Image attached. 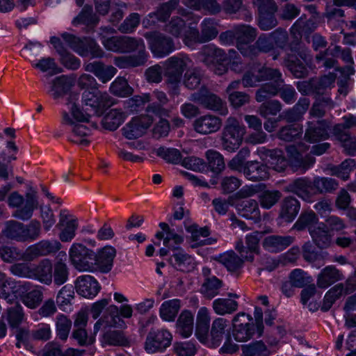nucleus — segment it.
Segmentation results:
<instances>
[{
	"label": "nucleus",
	"mask_w": 356,
	"mask_h": 356,
	"mask_svg": "<svg viewBox=\"0 0 356 356\" xmlns=\"http://www.w3.org/2000/svg\"><path fill=\"white\" fill-rule=\"evenodd\" d=\"M7 202L10 207L17 209L13 213V217L24 221L30 220L34 211L39 208L43 229L45 232H49L56 222L54 212L49 206L39 207L38 194L34 190L31 189L26 193L24 197L18 192L14 191L9 195Z\"/></svg>",
	"instance_id": "1"
},
{
	"label": "nucleus",
	"mask_w": 356,
	"mask_h": 356,
	"mask_svg": "<svg viewBox=\"0 0 356 356\" xmlns=\"http://www.w3.org/2000/svg\"><path fill=\"white\" fill-rule=\"evenodd\" d=\"M79 97L78 93L68 94L66 102L67 111L62 112L61 123L72 127L71 134L68 136L69 141L81 146H87L90 141L86 137L90 130L82 123L89 122L90 115L84 113L78 106L76 102Z\"/></svg>",
	"instance_id": "2"
},
{
	"label": "nucleus",
	"mask_w": 356,
	"mask_h": 356,
	"mask_svg": "<svg viewBox=\"0 0 356 356\" xmlns=\"http://www.w3.org/2000/svg\"><path fill=\"white\" fill-rule=\"evenodd\" d=\"M192 64L193 61L189 56L183 54L171 56L163 63L165 83L174 95L179 94L183 73Z\"/></svg>",
	"instance_id": "3"
},
{
	"label": "nucleus",
	"mask_w": 356,
	"mask_h": 356,
	"mask_svg": "<svg viewBox=\"0 0 356 356\" xmlns=\"http://www.w3.org/2000/svg\"><path fill=\"white\" fill-rule=\"evenodd\" d=\"M61 37L70 49L82 57L102 58L104 54L101 47L90 38H79L68 33H63Z\"/></svg>",
	"instance_id": "4"
},
{
	"label": "nucleus",
	"mask_w": 356,
	"mask_h": 356,
	"mask_svg": "<svg viewBox=\"0 0 356 356\" xmlns=\"http://www.w3.org/2000/svg\"><path fill=\"white\" fill-rule=\"evenodd\" d=\"M245 134V127L238 120L229 117L227 119L222 133V145L228 152H234L241 145L243 136Z\"/></svg>",
	"instance_id": "5"
},
{
	"label": "nucleus",
	"mask_w": 356,
	"mask_h": 356,
	"mask_svg": "<svg viewBox=\"0 0 356 356\" xmlns=\"http://www.w3.org/2000/svg\"><path fill=\"white\" fill-rule=\"evenodd\" d=\"M69 259L72 266L79 272H91L95 252L81 243H74L69 250Z\"/></svg>",
	"instance_id": "6"
},
{
	"label": "nucleus",
	"mask_w": 356,
	"mask_h": 356,
	"mask_svg": "<svg viewBox=\"0 0 356 356\" xmlns=\"http://www.w3.org/2000/svg\"><path fill=\"white\" fill-rule=\"evenodd\" d=\"M282 76V73L277 69L261 66L254 64L247 70L243 76L241 83L244 87H255L262 81H266Z\"/></svg>",
	"instance_id": "7"
},
{
	"label": "nucleus",
	"mask_w": 356,
	"mask_h": 356,
	"mask_svg": "<svg viewBox=\"0 0 356 356\" xmlns=\"http://www.w3.org/2000/svg\"><path fill=\"white\" fill-rule=\"evenodd\" d=\"M154 56L163 58L175 50L173 39L159 31H149L144 34Z\"/></svg>",
	"instance_id": "8"
},
{
	"label": "nucleus",
	"mask_w": 356,
	"mask_h": 356,
	"mask_svg": "<svg viewBox=\"0 0 356 356\" xmlns=\"http://www.w3.org/2000/svg\"><path fill=\"white\" fill-rule=\"evenodd\" d=\"M190 99L200 104L208 110L218 112L220 115H225L228 113L226 103L218 95L210 92L204 87L191 94Z\"/></svg>",
	"instance_id": "9"
},
{
	"label": "nucleus",
	"mask_w": 356,
	"mask_h": 356,
	"mask_svg": "<svg viewBox=\"0 0 356 356\" xmlns=\"http://www.w3.org/2000/svg\"><path fill=\"white\" fill-rule=\"evenodd\" d=\"M82 101L85 106L90 107L91 111L97 115H101L104 109L113 104V98L107 92L100 91L99 88L84 90Z\"/></svg>",
	"instance_id": "10"
},
{
	"label": "nucleus",
	"mask_w": 356,
	"mask_h": 356,
	"mask_svg": "<svg viewBox=\"0 0 356 356\" xmlns=\"http://www.w3.org/2000/svg\"><path fill=\"white\" fill-rule=\"evenodd\" d=\"M252 318L244 312L237 314L233 318V335L236 341L245 342L254 334Z\"/></svg>",
	"instance_id": "11"
},
{
	"label": "nucleus",
	"mask_w": 356,
	"mask_h": 356,
	"mask_svg": "<svg viewBox=\"0 0 356 356\" xmlns=\"http://www.w3.org/2000/svg\"><path fill=\"white\" fill-rule=\"evenodd\" d=\"M172 336L167 330H151L148 333L145 349L148 353L161 352L170 346Z\"/></svg>",
	"instance_id": "12"
},
{
	"label": "nucleus",
	"mask_w": 356,
	"mask_h": 356,
	"mask_svg": "<svg viewBox=\"0 0 356 356\" xmlns=\"http://www.w3.org/2000/svg\"><path fill=\"white\" fill-rule=\"evenodd\" d=\"M61 248V243L57 240H42L26 248V258L31 262L38 257L55 254Z\"/></svg>",
	"instance_id": "13"
},
{
	"label": "nucleus",
	"mask_w": 356,
	"mask_h": 356,
	"mask_svg": "<svg viewBox=\"0 0 356 356\" xmlns=\"http://www.w3.org/2000/svg\"><path fill=\"white\" fill-rule=\"evenodd\" d=\"M180 0H169L161 3L154 12L150 13L143 20L145 27L148 28L155 26L157 22H165L172 11L179 6Z\"/></svg>",
	"instance_id": "14"
},
{
	"label": "nucleus",
	"mask_w": 356,
	"mask_h": 356,
	"mask_svg": "<svg viewBox=\"0 0 356 356\" xmlns=\"http://www.w3.org/2000/svg\"><path fill=\"white\" fill-rule=\"evenodd\" d=\"M78 226L76 218H72L66 210L60 211L59 221L56 227L60 230L58 238L62 242H70L76 236Z\"/></svg>",
	"instance_id": "15"
},
{
	"label": "nucleus",
	"mask_w": 356,
	"mask_h": 356,
	"mask_svg": "<svg viewBox=\"0 0 356 356\" xmlns=\"http://www.w3.org/2000/svg\"><path fill=\"white\" fill-rule=\"evenodd\" d=\"M234 31L236 47L245 57L251 45L250 43L257 35V31L250 25L240 24L234 26Z\"/></svg>",
	"instance_id": "16"
},
{
	"label": "nucleus",
	"mask_w": 356,
	"mask_h": 356,
	"mask_svg": "<svg viewBox=\"0 0 356 356\" xmlns=\"http://www.w3.org/2000/svg\"><path fill=\"white\" fill-rule=\"evenodd\" d=\"M116 255V250L112 246H105L95 252L92 261L91 272L99 271L103 273L110 272L113 268V259Z\"/></svg>",
	"instance_id": "17"
},
{
	"label": "nucleus",
	"mask_w": 356,
	"mask_h": 356,
	"mask_svg": "<svg viewBox=\"0 0 356 356\" xmlns=\"http://www.w3.org/2000/svg\"><path fill=\"white\" fill-rule=\"evenodd\" d=\"M262 234L254 232L245 237L246 246L243 245V241L236 242L235 248L244 260L250 262L254 261V254H259V243Z\"/></svg>",
	"instance_id": "18"
},
{
	"label": "nucleus",
	"mask_w": 356,
	"mask_h": 356,
	"mask_svg": "<svg viewBox=\"0 0 356 356\" xmlns=\"http://www.w3.org/2000/svg\"><path fill=\"white\" fill-rule=\"evenodd\" d=\"M152 122L153 119L149 115L134 118L123 127V135L129 140L139 138L145 133Z\"/></svg>",
	"instance_id": "19"
},
{
	"label": "nucleus",
	"mask_w": 356,
	"mask_h": 356,
	"mask_svg": "<svg viewBox=\"0 0 356 356\" xmlns=\"http://www.w3.org/2000/svg\"><path fill=\"white\" fill-rule=\"evenodd\" d=\"M222 122L221 118L212 115L206 114L197 118L193 122L194 130L200 134L208 135L218 131Z\"/></svg>",
	"instance_id": "20"
},
{
	"label": "nucleus",
	"mask_w": 356,
	"mask_h": 356,
	"mask_svg": "<svg viewBox=\"0 0 356 356\" xmlns=\"http://www.w3.org/2000/svg\"><path fill=\"white\" fill-rule=\"evenodd\" d=\"M74 285L76 292L87 298L95 297L101 289L97 280L89 275L79 276L74 282Z\"/></svg>",
	"instance_id": "21"
},
{
	"label": "nucleus",
	"mask_w": 356,
	"mask_h": 356,
	"mask_svg": "<svg viewBox=\"0 0 356 356\" xmlns=\"http://www.w3.org/2000/svg\"><path fill=\"white\" fill-rule=\"evenodd\" d=\"M198 58L202 63L209 67L216 63L227 61V55L224 50L213 44L204 45L198 52Z\"/></svg>",
	"instance_id": "22"
},
{
	"label": "nucleus",
	"mask_w": 356,
	"mask_h": 356,
	"mask_svg": "<svg viewBox=\"0 0 356 356\" xmlns=\"http://www.w3.org/2000/svg\"><path fill=\"white\" fill-rule=\"evenodd\" d=\"M173 253L169 259L172 266L178 270L191 272L196 267L194 258L187 254L182 248L174 247Z\"/></svg>",
	"instance_id": "23"
},
{
	"label": "nucleus",
	"mask_w": 356,
	"mask_h": 356,
	"mask_svg": "<svg viewBox=\"0 0 356 356\" xmlns=\"http://www.w3.org/2000/svg\"><path fill=\"white\" fill-rule=\"evenodd\" d=\"M328 124L324 120L309 121L305 134V139L309 143H316L328 138Z\"/></svg>",
	"instance_id": "24"
},
{
	"label": "nucleus",
	"mask_w": 356,
	"mask_h": 356,
	"mask_svg": "<svg viewBox=\"0 0 356 356\" xmlns=\"http://www.w3.org/2000/svg\"><path fill=\"white\" fill-rule=\"evenodd\" d=\"M58 257L60 258L53 264L51 283L54 282L56 286H61L69 280L70 269L65 262V252L60 251Z\"/></svg>",
	"instance_id": "25"
},
{
	"label": "nucleus",
	"mask_w": 356,
	"mask_h": 356,
	"mask_svg": "<svg viewBox=\"0 0 356 356\" xmlns=\"http://www.w3.org/2000/svg\"><path fill=\"white\" fill-rule=\"evenodd\" d=\"M286 150L296 170H300L302 172H305L315 163L314 157L309 154L303 156L298 147L294 145H288Z\"/></svg>",
	"instance_id": "26"
},
{
	"label": "nucleus",
	"mask_w": 356,
	"mask_h": 356,
	"mask_svg": "<svg viewBox=\"0 0 356 356\" xmlns=\"http://www.w3.org/2000/svg\"><path fill=\"white\" fill-rule=\"evenodd\" d=\"M245 177L252 181H259L269 177L268 168L266 165L256 161H248L243 167Z\"/></svg>",
	"instance_id": "27"
},
{
	"label": "nucleus",
	"mask_w": 356,
	"mask_h": 356,
	"mask_svg": "<svg viewBox=\"0 0 356 356\" xmlns=\"http://www.w3.org/2000/svg\"><path fill=\"white\" fill-rule=\"evenodd\" d=\"M229 321L223 318L219 317L216 318L211 324L209 332L210 346L212 348L218 347L227 332L228 335Z\"/></svg>",
	"instance_id": "28"
},
{
	"label": "nucleus",
	"mask_w": 356,
	"mask_h": 356,
	"mask_svg": "<svg viewBox=\"0 0 356 356\" xmlns=\"http://www.w3.org/2000/svg\"><path fill=\"white\" fill-rule=\"evenodd\" d=\"M84 70L93 73L102 83L110 81L117 73L115 67L112 65H105L100 61L85 64Z\"/></svg>",
	"instance_id": "29"
},
{
	"label": "nucleus",
	"mask_w": 356,
	"mask_h": 356,
	"mask_svg": "<svg viewBox=\"0 0 356 356\" xmlns=\"http://www.w3.org/2000/svg\"><path fill=\"white\" fill-rule=\"evenodd\" d=\"M106 313L110 316V317H106V325L108 327H115L121 325L123 323L120 316L124 318H131L133 309L129 305H123L120 307V309L117 306L112 305L107 307Z\"/></svg>",
	"instance_id": "30"
},
{
	"label": "nucleus",
	"mask_w": 356,
	"mask_h": 356,
	"mask_svg": "<svg viewBox=\"0 0 356 356\" xmlns=\"http://www.w3.org/2000/svg\"><path fill=\"white\" fill-rule=\"evenodd\" d=\"M294 241V238L291 236L270 235L266 236L262 241V245L265 250L270 252H279Z\"/></svg>",
	"instance_id": "31"
},
{
	"label": "nucleus",
	"mask_w": 356,
	"mask_h": 356,
	"mask_svg": "<svg viewBox=\"0 0 356 356\" xmlns=\"http://www.w3.org/2000/svg\"><path fill=\"white\" fill-rule=\"evenodd\" d=\"M300 208V204L296 198L286 197L280 205L279 218L286 222H292L298 215Z\"/></svg>",
	"instance_id": "32"
},
{
	"label": "nucleus",
	"mask_w": 356,
	"mask_h": 356,
	"mask_svg": "<svg viewBox=\"0 0 356 356\" xmlns=\"http://www.w3.org/2000/svg\"><path fill=\"white\" fill-rule=\"evenodd\" d=\"M210 320L208 309L204 307H201L197 314L195 335L202 343L208 339Z\"/></svg>",
	"instance_id": "33"
},
{
	"label": "nucleus",
	"mask_w": 356,
	"mask_h": 356,
	"mask_svg": "<svg viewBox=\"0 0 356 356\" xmlns=\"http://www.w3.org/2000/svg\"><path fill=\"white\" fill-rule=\"evenodd\" d=\"M33 279L46 285L51 284L53 264L49 259H43L37 265H33Z\"/></svg>",
	"instance_id": "34"
},
{
	"label": "nucleus",
	"mask_w": 356,
	"mask_h": 356,
	"mask_svg": "<svg viewBox=\"0 0 356 356\" xmlns=\"http://www.w3.org/2000/svg\"><path fill=\"white\" fill-rule=\"evenodd\" d=\"M72 86V79L65 75H61L51 81L49 93L56 100L67 94Z\"/></svg>",
	"instance_id": "35"
},
{
	"label": "nucleus",
	"mask_w": 356,
	"mask_h": 356,
	"mask_svg": "<svg viewBox=\"0 0 356 356\" xmlns=\"http://www.w3.org/2000/svg\"><path fill=\"white\" fill-rule=\"evenodd\" d=\"M274 48V44L270 39V35L261 34L259 36L256 42L250 45L248 52L245 57L254 59L261 53H268Z\"/></svg>",
	"instance_id": "36"
},
{
	"label": "nucleus",
	"mask_w": 356,
	"mask_h": 356,
	"mask_svg": "<svg viewBox=\"0 0 356 356\" xmlns=\"http://www.w3.org/2000/svg\"><path fill=\"white\" fill-rule=\"evenodd\" d=\"M241 257L231 250L219 255L217 261L230 273L238 274L244 264V260Z\"/></svg>",
	"instance_id": "37"
},
{
	"label": "nucleus",
	"mask_w": 356,
	"mask_h": 356,
	"mask_svg": "<svg viewBox=\"0 0 356 356\" xmlns=\"http://www.w3.org/2000/svg\"><path fill=\"white\" fill-rule=\"evenodd\" d=\"M236 209L243 217L259 222L261 220L260 209L258 202L253 199H248L239 202Z\"/></svg>",
	"instance_id": "38"
},
{
	"label": "nucleus",
	"mask_w": 356,
	"mask_h": 356,
	"mask_svg": "<svg viewBox=\"0 0 356 356\" xmlns=\"http://www.w3.org/2000/svg\"><path fill=\"white\" fill-rule=\"evenodd\" d=\"M147 53L115 56L113 59V63L120 68L136 67L144 65L147 60Z\"/></svg>",
	"instance_id": "39"
},
{
	"label": "nucleus",
	"mask_w": 356,
	"mask_h": 356,
	"mask_svg": "<svg viewBox=\"0 0 356 356\" xmlns=\"http://www.w3.org/2000/svg\"><path fill=\"white\" fill-rule=\"evenodd\" d=\"M309 234L314 243L321 249L327 248L332 243V235L329 234L325 225L321 224L318 227H310Z\"/></svg>",
	"instance_id": "40"
},
{
	"label": "nucleus",
	"mask_w": 356,
	"mask_h": 356,
	"mask_svg": "<svg viewBox=\"0 0 356 356\" xmlns=\"http://www.w3.org/2000/svg\"><path fill=\"white\" fill-rule=\"evenodd\" d=\"M342 275L335 267L329 266L323 268L317 277L316 284L319 288L325 289L341 280Z\"/></svg>",
	"instance_id": "41"
},
{
	"label": "nucleus",
	"mask_w": 356,
	"mask_h": 356,
	"mask_svg": "<svg viewBox=\"0 0 356 356\" xmlns=\"http://www.w3.org/2000/svg\"><path fill=\"white\" fill-rule=\"evenodd\" d=\"M273 83H267L263 84L256 92L255 99L258 102H263L272 97L278 94L279 83H284L283 79L281 77L277 79H271Z\"/></svg>",
	"instance_id": "42"
},
{
	"label": "nucleus",
	"mask_w": 356,
	"mask_h": 356,
	"mask_svg": "<svg viewBox=\"0 0 356 356\" xmlns=\"http://www.w3.org/2000/svg\"><path fill=\"white\" fill-rule=\"evenodd\" d=\"M341 51V47L335 46L333 48L328 47L325 51H323L316 56V62L321 64L323 67L330 69L334 67L337 64L336 59Z\"/></svg>",
	"instance_id": "43"
},
{
	"label": "nucleus",
	"mask_w": 356,
	"mask_h": 356,
	"mask_svg": "<svg viewBox=\"0 0 356 356\" xmlns=\"http://www.w3.org/2000/svg\"><path fill=\"white\" fill-rule=\"evenodd\" d=\"M24 224L22 222L11 220L5 222L2 233L8 239L24 242Z\"/></svg>",
	"instance_id": "44"
},
{
	"label": "nucleus",
	"mask_w": 356,
	"mask_h": 356,
	"mask_svg": "<svg viewBox=\"0 0 356 356\" xmlns=\"http://www.w3.org/2000/svg\"><path fill=\"white\" fill-rule=\"evenodd\" d=\"M99 22V17L93 12L92 7L86 5L79 14L73 19L72 24L74 26L84 24L90 28L95 27Z\"/></svg>",
	"instance_id": "45"
},
{
	"label": "nucleus",
	"mask_w": 356,
	"mask_h": 356,
	"mask_svg": "<svg viewBox=\"0 0 356 356\" xmlns=\"http://www.w3.org/2000/svg\"><path fill=\"white\" fill-rule=\"evenodd\" d=\"M182 3L190 8L196 10L204 9L211 14H216L220 11L218 0H182Z\"/></svg>",
	"instance_id": "46"
},
{
	"label": "nucleus",
	"mask_w": 356,
	"mask_h": 356,
	"mask_svg": "<svg viewBox=\"0 0 356 356\" xmlns=\"http://www.w3.org/2000/svg\"><path fill=\"white\" fill-rule=\"evenodd\" d=\"M238 303L231 298H217L212 304L216 314L220 316L231 314L237 311Z\"/></svg>",
	"instance_id": "47"
},
{
	"label": "nucleus",
	"mask_w": 356,
	"mask_h": 356,
	"mask_svg": "<svg viewBox=\"0 0 356 356\" xmlns=\"http://www.w3.org/2000/svg\"><path fill=\"white\" fill-rule=\"evenodd\" d=\"M316 100L314 102L310 111L309 115L314 118H322L325 115L327 110H330L334 107V102L329 97H315Z\"/></svg>",
	"instance_id": "48"
},
{
	"label": "nucleus",
	"mask_w": 356,
	"mask_h": 356,
	"mask_svg": "<svg viewBox=\"0 0 356 356\" xmlns=\"http://www.w3.org/2000/svg\"><path fill=\"white\" fill-rule=\"evenodd\" d=\"M181 307L179 299H172L162 303L159 312L161 318L165 321H175Z\"/></svg>",
	"instance_id": "49"
},
{
	"label": "nucleus",
	"mask_w": 356,
	"mask_h": 356,
	"mask_svg": "<svg viewBox=\"0 0 356 356\" xmlns=\"http://www.w3.org/2000/svg\"><path fill=\"white\" fill-rule=\"evenodd\" d=\"M284 65L289 69V70L296 78H304L308 74V70L307 67L294 55H287V56L284 58Z\"/></svg>",
	"instance_id": "50"
},
{
	"label": "nucleus",
	"mask_w": 356,
	"mask_h": 356,
	"mask_svg": "<svg viewBox=\"0 0 356 356\" xmlns=\"http://www.w3.org/2000/svg\"><path fill=\"white\" fill-rule=\"evenodd\" d=\"M178 332L184 337H188L193 330V316L188 310L183 311L177 321Z\"/></svg>",
	"instance_id": "51"
},
{
	"label": "nucleus",
	"mask_w": 356,
	"mask_h": 356,
	"mask_svg": "<svg viewBox=\"0 0 356 356\" xmlns=\"http://www.w3.org/2000/svg\"><path fill=\"white\" fill-rule=\"evenodd\" d=\"M311 188L312 182L306 177L296 179L286 186L287 191L296 193L304 199L309 197L308 193Z\"/></svg>",
	"instance_id": "52"
},
{
	"label": "nucleus",
	"mask_w": 356,
	"mask_h": 356,
	"mask_svg": "<svg viewBox=\"0 0 356 356\" xmlns=\"http://www.w3.org/2000/svg\"><path fill=\"white\" fill-rule=\"evenodd\" d=\"M26 250L22 252L14 246L3 245L0 248V257L6 263H13L15 261L22 260L27 261L26 258Z\"/></svg>",
	"instance_id": "53"
},
{
	"label": "nucleus",
	"mask_w": 356,
	"mask_h": 356,
	"mask_svg": "<svg viewBox=\"0 0 356 356\" xmlns=\"http://www.w3.org/2000/svg\"><path fill=\"white\" fill-rule=\"evenodd\" d=\"M124 121L123 113L118 109H111L102 119V124L105 129L116 130Z\"/></svg>",
	"instance_id": "54"
},
{
	"label": "nucleus",
	"mask_w": 356,
	"mask_h": 356,
	"mask_svg": "<svg viewBox=\"0 0 356 356\" xmlns=\"http://www.w3.org/2000/svg\"><path fill=\"white\" fill-rule=\"evenodd\" d=\"M282 195L278 190H265L258 195V200L263 209H270L281 199Z\"/></svg>",
	"instance_id": "55"
},
{
	"label": "nucleus",
	"mask_w": 356,
	"mask_h": 356,
	"mask_svg": "<svg viewBox=\"0 0 356 356\" xmlns=\"http://www.w3.org/2000/svg\"><path fill=\"white\" fill-rule=\"evenodd\" d=\"M336 79V74L330 72L318 79H312L314 94L315 97H319L324 94L325 91L330 88Z\"/></svg>",
	"instance_id": "56"
},
{
	"label": "nucleus",
	"mask_w": 356,
	"mask_h": 356,
	"mask_svg": "<svg viewBox=\"0 0 356 356\" xmlns=\"http://www.w3.org/2000/svg\"><path fill=\"white\" fill-rule=\"evenodd\" d=\"M136 51H138V53H147L143 39L122 35L121 53H131Z\"/></svg>",
	"instance_id": "57"
},
{
	"label": "nucleus",
	"mask_w": 356,
	"mask_h": 356,
	"mask_svg": "<svg viewBox=\"0 0 356 356\" xmlns=\"http://www.w3.org/2000/svg\"><path fill=\"white\" fill-rule=\"evenodd\" d=\"M159 227L166 234L163 239V245L168 249L174 250V247H179L184 242V237L175 233L173 229L169 227L167 223L160 222Z\"/></svg>",
	"instance_id": "58"
},
{
	"label": "nucleus",
	"mask_w": 356,
	"mask_h": 356,
	"mask_svg": "<svg viewBox=\"0 0 356 356\" xmlns=\"http://www.w3.org/2000/svg\"><path fill=\"white\" fill-rule=\"evenodd\" d=\"M341 126H334L333 131L337 139L342 143L346 152L349 155L356 154V138L351 137L350 134H340Z\"/></svg>",
	"instance_id": "59"
},
{
	"label": "nucleus",
	"mask_w": 356,
	"mask_h": 356,
	"mask_svg": "<svg viewBox=\"0 0 356 356\" xmlns=\"http://www.w3.org/2000/svg\"><path fill=\"white\" fill-rule=\"evenodd\" d=\"M202 77L203 74L200 68L188 69L184 75L183 83L186 88L195 90L200 86Z\"/></svg>",
	"instance_id": "60"
},
{
	"label": "nucleus",
	"mask_w": 356,
	"mask_h": 356,
	"mask_svg": "<svg viewBox=\"0 0 356 356\" xmlns=\"http://www.w3.org/2000/svg\"><path fill=\"white\" fill-rule=\"evenodd\" d=\"M208 166L216 174L220 173L225 168L224 158L221 154L213 149H209L205 154Z\"/></svg>",
	"instance_id": "61"
},
{
	"label": "nucleus",
	"mask_w": 356,
	"mask_h": 356,
	"mask_svg": "<svg viewBox=\"0 0 356 356\" xmlns=\"http://www.w3.org/2000/svg\"><path fill=\"white\" fill-rule=\"evenodd\" d=\"M110 92L115 96L126 97L132 95L134 90L123 77H118L110 86Z\"/></svg>",
	"instance_id": "62"
},
{
	"label": "nucleus",
	"mask_w": 356,
	"mask_h": 356,
	"mask_svg": "<svg viewBox=\"0 0 356 356\" xmlns=\"http://www.w3.org/2000/svg\"><path fill=\"white\" fill-rule=\"evenodd\" d=\"M222 286V281L216 277H207L202 284V293L206 298L211 299L218 295Z\"/></svg>",
	"instance_id": "63"
},
{
	"label": "nucleus",
	"mask_w": 356,
	"mask_h": 356,
	"mask_svg": "<svg viewBox=\"0 0 356 356\" xmlns=\"http://www.w3.org/2000/svg\"><path fill=\"white\" fill-rule=\"evenodd\" d=\"M24 319L23 308L16 304L6 310V320L10 328H18Z\"/></svg>",
	"instance_id": "64"
}]
</instances>
